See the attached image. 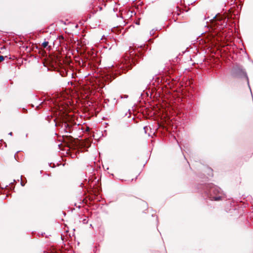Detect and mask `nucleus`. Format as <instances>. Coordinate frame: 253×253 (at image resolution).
<instances>
[{
    "mask_svg": "<svg viewBox=\"0 0 253 253\" xmlns=\"http://www.w3.org/2000/svg\"><path fill=\"white\" fill-rule=\"evenodd\" d=\"M21 185L22 186H24V185H25V184H24V183H23L22 181H21Z\"/></svg>",
    "mask_w": 253,
    "mask_h": 253,
    "instance_id": "obj_11",
    "label": "nucleus"
},
{
    "mask_svg": "<svg viewBox=\"0 0 253 253\" xmlns=\"http://www.w3.org/2000/svg\"><path fill=\"white\" fill-rule=\"evenodd\" d=\"M233 73L235 77L238 78L245 77L247 81L248 85H249V81L247 73L242 66L236 65L234 67L233 69ZM249 86H250V85Z\"/></svg>",
    "mask_w": 253,
    "mask_h": 253,
    "instance_id": "obj_2",
    "label": "nucleus"
},
{
    "mask_svg": "<svg viewBox=\"0 0 253 253\" xmlns=\"http://www.w3.org/2000/svg\"><path fill=\"white\" fill-rule=\"evenodd\" d=\"M67 73L66 72L63 73V74H62V76L65 77L67 75Z\"/></svg>",
    "mask_w": 253,
    "mask_h": 253,
    "instance_id": "obj_9",
    "label": "nucleus"
},
{
    "mask_svg": "<svg viewBox=\"0 0 253 253\" xmlns=\"http://www.w3.org/2000/svg\"><path fill=\"white\" fill-rule=\"evenodd\" d=\"M9 135H12V132H10L8 133Z\"/></svg>",
    "mask_w": 253,
    "mask_h": 253,
    "instance_id": "obj_12",
    "label": "nucleus"
},
{
    "mask_svg": "<svg viewBox=\"0 0 253 253\" xmlns=\"http://www.w3.org/2000/svg\"><path fill=\"white\" fill-rule=\"evenodd\" d=\"M82 222L84 223V224H87V222H88V219H87V217H85L82 220Z\"/></svg>",
    "mask_w": 253,
    "mask_h": 253,
    "instance_id": "obj_5",
    "label": "nucleus"
},
{
    "mask_svg": "<svg viewBox=\"0 0 253 253\" xmlns=\"http://www.w3.org/2000/svg\"><path fill=\"white\" fill-rule=\"evenodd\" d=\"M4 60V57L2 55H0V62Z\"/></svg>",
    "mask_w": 253,
    "mask_h": 253,
    "instance_id": "obj_8",
    "label": "nucleus"
},
{
    "mask_svg": "<svg viewBox=\"0 0 253 253\" xmlns=\"http://www.w3.org/2000/svg\"><path fill=\"white\" fill-rule=\"evenodd\" d=\"M225 19L223 18V17L217 14L213 17V22H214L216 25H223L224 23H226Z\"/></svg>",
    "mask_w": 253,
    "mask_h": 253,
    "instance_id": "obj_3",
    "label": "nucleus"
},
{
    "mask_svg": "<svg viewBox=\"0 0 253 253\" xmlns=\"http://www.w3.org/2000/svg\"><path fill=\"white\" fill-rule=\"evenodd\" d=\"M48 44V42L46 41H44L42 43V45L44 48H45Z\"/></svg>",
    "mask_w": 253,
    "mask_h": 253,
    "instance_id": "obj_6",
    "label": "nucleus"
},
{
    "mask_svg": "<svg viewBox=\"0 0 253 253\" xmlns=\"http://www.w3.org/2000/svg\"><path fill=\"white\" fill-rule=\"evenodd\" d=\"M155 31L156 30H155L154 29H152V30H151L150 32V35H153L155 34Z\"/></svg>",
    "mask_w": 253,
    "mask_h": 253,
    "instance_id": "obj_7",
    "label": "nucleus"
},
{
    "mask_svg": "<svg viewBox=\"0 0 253 253\" xmlns=\"http://www.w3.org/2000/svg\"><path fill=\"white\" fill-rule=\"evenodd\" d=\"M204 193L207 198L211 201H220L223 198V193L221 189L211 183L205 186Z\"/></svg>",
    "mask_w": 253,
    "mask_h": 253,
    "instance_id": "obj_1",
    "label": "nucleus"
},
{
    "mask_svg": "<svg viewBox=\"0 0 253 253\" xmlns=\"http://www.w3.org/2000/svg\"><path fill=\"white\" fill-rule=\"evenodd\" d=\"M62 127H64V130L66 131V132H68V131L67 130V129L69 128H70V126L68 124H67L66 122L62 123Z\"/></svg>",
    "mask_w": 253,
    "mask_h": 253,
    "instance_id": "obj_4",
    "label": "nucleus"
},
{
    "mask_svg": "<svg viewBox=\"0 0 253 253\" xmlns=\"http://www.w3.org/2000/svg\"><path fill=\"white\" fill-rule=\"evenodd\" d=\"M127 97H128V96H127V95H126V96H125V98H127Z\"/></svg>",
    "mask_w": 253,
    "mask_h": 253,
    "instance_id": "obj_13",
    "label": "nucleus"
},
{
    "mask_svg": "<svg viewBox=\"0 0 253 253\" xmlns=\"http://www.w3.org/2000/svg\"><path fill=\"white\" fill-rule=\"evenodd\" d=\"M144 129L145 132H146V130L148 129V127L147 126L144 127Z\"/></svg>",
    "mask_w": 253,
    "mask_h": 253,
    "instance_id": "obj_10",
    "label": "nucleus"
}]
</instances>
